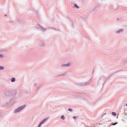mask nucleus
I'll list each match as a JSON object with an SVG mask.
<instances>
[{
	"mask_svg": "<svg viewBox=\"0 0 127 127\" xmlns=\"http://www.w3.org/2000/svg\"><path fill=\"white\" fill-rule=\"evenodd\" d=\"M20 111H21V110H20V109L19 108V107L18 108H17V109H16L15 110V113H17V112H19Z\"/></svg>",
	"mask_w": 127,
	"mask_h": 127,
	"instance_id": "obj_1",
	"label": "nucleus"
},
{
	"mask_svg": "<svg viewBox=\"0 0 127 127\" xmlns=\"http://www.w3.org/2000/svg\"><path fill=\"white\" fill-rule=\"evenodd\" d=\"M25 107V105H23L22 106L20 107H19L20 109V110H21L23 109H24Z\"/></svg>",
	"mask_w": 127,
	"mask_h": 127,
	"instance_id": "obj_2",
	"label": "nucleus"
},
{
	"mask_svg": "<svg viewBox=\"0 0 127 127\" xmlns=\"http://www.w3.org/2000/svg\"><path fill=\"white\" fill-rule=\"evenodd\" d=\"M47 120V118L43 120L41 122L42 123H44Z\"/></svg>",
	"mask_w": 127,
	"mask_h": 127,
	"instance_id": "obj_3",
	"label": "nucleus"
},
{
	"mask_svg": "<svg viewBox=\"0 0 127 127\" xmlns=\"http://www.w3.org/2000/svg\"><path fill=\"white\" fill-rule=\"evenodd\" d=\"M70 65V64L69 63L67 64H64V67H66L67 66H68Z\"/></svg>",
	"mask_w": 127,
	"mask_h": 127,
	"instance_id": "obj_4",
	"label": "nucleus"
},
{
	"mask_svg": "<svg viewBox=\"0 0 127 127\" xmlns=\"http://www.w3.org/2000/svg\"><path fill=\"white\" fill-rule=\"evenodd\" d=\"M15 79L14 78H12L11 80V81L12 82H14L15 81Z\"/></svg>",
	"mask_w": 127,
	"mask_h": 127,
	"instance_id": "obj_5",
	"label": "nucleus"
},
{
	"mask_svg": "<svg viewBox=\"0 0 127 127\" xmlns=\"http://www.w3.org/2000/svg\"><path fill=\"white\" fill-rule=\"evenodd\" d=\"M112 114H113V115H114L115 116H116V113L115 112H113L112 113Z\"/></svg>",
	"mask_w": 127,
	"mask_h": 127,
	"instance_id": "obj_6",
	"label": "nucleus"
},
{
	"mask_svg": "<svg viewBox=\"0 0 127 127\" xmlns=\"http://www.w3.org/2000/svg\"><path fill=\"white\" fill-rule=\"evenodd\" d=\"M4 68V67L2 66H0V70H2Z\"/></svg>",
	"mask_w": 127,
	"mask_h": 127,
	"instance_id": "obj_7",
	"label": "nucleus"
},
{
	"mask_svg": "<svg viewBox=\"0 0 127 127\" xmlns=\"http://www.w3.org/2000/svg\"><path fill=\"white\" fill-rule=\"evenodd\" d=\"M117 123H112L111 124L112 125H115Z\"/></svg>",
	"mask_w": 127,
	"mask_h": 127,
	"instance_id": "obj_8",
	"label": "nucleus"
},
{
	"mask_svg": "<svg viewBox=\"0 0 127 127\" xmlns=\"http://www.w3.org/2000/svg\"><path fill=\"white\" fill-rule=\"evenodd\" d=\"M74 6L76 7V8H79L78 6L76 4H75L74 5Z\"/></svg>",
	"mask_w": 127,
	"mask_h": 127,
	"instance_id": "obj_9",
	"label": "nucleus"
},
{
	"mask_svg": "<svg viewBox=\"0 0 127 127\" xmlns=\"http://www.w3.org/2000/svg\"><path fill=\"white\" fill-rule=\"evenodd\" d=\"M61 119H63V120H64V116H63L62 117H61Z\"/></svg>",
	"mask_w": 127,
	"mask_h": 127,
	"instance_id": "obj_10",
	"label": "nucleus"
},
{
	"mask_svg": "<svg viewBox=\"0 0 127 127\" xmlns=\"http://www.w3.org/2000/svg\"><path fill=\"white\" fill-rule=\"evenodd\" d=\"M42 124V123L41 122L40 124L38 126V127H40Z\"/></svg>",
	"mask_w": 127,
	"mask_h": 127,
	"instance_id": "obj_11",
	"label": "nucleus"
},
{
	"mask_svg": "<svg viewBox=\"0 0 127 127\" xmlns=\"http://www.w3.org/2000/svg\"><path fill=\"white\" fill-rule=\"evenodd\" d=\"M68 110L69 111H71L72 110V109L70 108H69L68 109Z\"/></svg>",
	"mask_w": 127,
	"mask_h": 127,
	"instance_id": "obj_12",
	"label": "nucleus"
},
{
	"mask_svg": "<svg viewBox=\"0 0 127 127\" xmlns=\"http://www.w3.org/2000/svg\"><path fill=\"white\" fill-rule=\"evenodd\" d=\"M122 30H120L119 31H118L117 32L118 33H119V32H122Z\"/></svg>",
	"mask_w": 127,
	"mask_h": 127,
	"instance_id": "obj_13",
	"label": "nucleus"
},
{
	"mask_svg": "<svg viewBox=\"0 0 127 127\" xmlns=\"http://www.w3.org/2000/svg\"><path fill=\"white\" fill-rule=\"evenodd\" d=\"M3 57V56L2 55L0 54V57Z\"/></svg>",
	"mask_w": 127,
	"mask_h": 127,
	"instance_id": "obj_14",
	"label": "nucleus"
},
{
	"mask_svg": "<svg viewBox=\"0 0 127 127\" xmlns=\"http://www.w3.org/2000/svg\"><path fill=\"white\" fill-rule=\"evenodd\" d=\"M73 118L74 119H76V117L75 116H74L73 117Z\"/></svg>",
	"mask_w": 127,
	"mask_h": 127,
	"instance_id": "obj_15",
	"label": "nucleus"
},
{
	"mask_svg": "<svg viewBox=\"0 0 127 127\" xmlns=\"http://www.w3.org/2000/svg\"><path fill=\"white\" fill-rule=\"evenodd\" d=\"M106 114V113H105V114H104V115L105 114Z\"/></svg>",
	"mask_w": 127,
	"mask_h": 127,
	"instance_id": "obj_16",
	"label": "nucleus"
},
{
	"mask_svg": "<svg viewBox=\"0 0 127 127\" xmlns=\"http://www.w3.org/2000/svg\"><path fill=\"white\" fill-rule=\"evenodd\" d=\"M126 106H127V103L126 104Z\"/></svg>",
	"mask_w": 127,
	"mask_h": 127,
	"instance_id": "obj_17",
	"label": "nucleus"
}]
</instances>
